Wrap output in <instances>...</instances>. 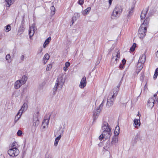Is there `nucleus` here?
<instances>
[{
	"mask_svg": "<svg viewBox=\"0 0 158 158\" xmlns=\"http://www.w3.org/2000/svg\"><path fill=\"white\" fill-rule=\"evenodd\" d=\"M77 3H78L79 4V0L77 2Z\"/></svg>",
	"mask_w": 158,
	"mask_h": 158,
	"instance_id": "61",
	"label": "nucleus"
},
{
	"mask_svg": "<svg viewBox=\"0 0 158 158\" xmlns=\"http://www.w3.org/2000/svg\"><path fill=\"white\" fill-rule=\"evenodd\" d=\"M27 78V77L25 75H24L23 76L21 80L20 81H21L22 84L23 85L26 83Z\"/></svg>",
	"mask_w": 158,
	"mask_h": 158,
	"instance_id": "19",
	"label": "nucleus"
},
{
	"mask_svg": "<svg viewBox=\"0 0 158 158\" xmlns=\"http://www.w3.org/2000/svg\"><path fill=\"white\" fill-rule=\"evenodd\" d=\"M143 67V66L142 65H141L139 67V70L138 72V73L140 71V70L142 69Z\"/></svg>",
	"mask_w": 158,
	"mask_h": 158,
	"instance_id": "55",
	"label": "nucleus"
},
{
	"mask_svg": "<svg viewBox=\"0 0 158 158\" xmlns=\"http://www.w3.org/2000/svg\"><path fill=\"white\" fill-rule=\"evenodd\" d=\"M24 56L23 55H22L21 56V59L23 60L24 59Z\"/></svg>",
	"mask_w": 158,
	"mask_h": 158,
	"instance_id": "56",
	"label": "nucleus"
},
{
	"mask_svg": "<svg viewBox=\"0 0 158 158\" xmlns=\"http://www.w3.org/2000/svg\"><path fill=\"white\" fill-rule=\"evenodd\" d=\"M118 136L116 135H114L112 137L111 142V145H115L116 143L118 142Z\"/></svg>",
	"mask_w": 158,
	"mask_h": 158,
	"instance_id": "14",
	"label": "nucleus"
},
{
	"mask_svg": "<svg viewBox=\"0 0 158 158\" xmlns=\"http://www.w3.org/2000/svg\"><path fill=\"white\" fill-rule=\"evenodd\" d=\"M105 136L106 137V136H105L104 134H103V133H102L99 136V139L100 140H102V139L105 137Z\"/></svg>",
	"mask_w": 158,
	"mask_h": 158,
	"instance_id": "41",
	"label": "nucleus"
},
{
	"mask_svg": "<svg viewBox=\"0 0 158 158\" xmlns=\"http://www.w3.org/2000/svg\"><path fill=\"white\" fill-rule=\"evenodd\" d=\"M51 14L52 15H54L55 13V9L54 7L53 6H52L51 7Z\"/></svg>",
	"mask_w": 158,
	"mask_h": 158,
	"instance_id": "36",
	"label": "nucleus"
},
{
	"mask_svg": "<svg viewBox=\"0 0 158 158\" xmlns=\"http://www.w3.org/2000/svg\"><path fill=\"white\" fill-rule=\"evenodd\" d=\"M143 25H141L138 31L139 37L141 39H142L145 36L147 31V28L145 27H143Z\"/></svg>",
	"mask_w": 158,
	"mask_h": 158,
	"instance_id": "5",
	"label": "nucleus"
},
{
	"mask_svg": "<svg viewBox=\"0 0 158 158\" xmlns=\"http://www.w3.org/2000/svg\"><path fill=\"white\" fill-rule=\"evenodd\" d=\"M86 77L84 76L81 79L80 83V87L81 88H84L86 85Z\"/></svg>",
	"mask_w": 158,
	"mask_h": 158,
	"instance_id": "10",
	"label": "nucleus"
},
{
	"mask_svg": "<svg viewBox=\"0 0 158 158\" xmlns=\"http://www.w3.org/2000/svg\"><path fill=\"white\" fill-rule=\"evenodd\" d=\"M19 150L16 148H14L9 149L8 151V154L12 157L17 156L19 154Z\"/></svg>",
	"mask_w": 158,
	"mask_h": 158,
	"instance_id": "6",
	"label": "nucleus"
},
{
	"mask_svg": "<svg viewBox=\"0 0 158 158\" xmlns=\"http://www.w3.org/2000/svg\"><path fill=\"white\" fill-rule=\"evenodd\" d=\"M84 3V0H80V5H81Z\"/></svg>",
	"mask_w": 158,
	"mask_h": 158,
	"instance_id": "49",
	"label": "nucleus"
},
{
	"mask_svg": "<svg viewBox=\"0 0 158 158\" xmlns=\"http://www.w3.org/2000/svg\"><path fill=\"white\" fill-rule=\"evenodd\" d=\"M119 130H120V128L118 126H116L115 127L114 131V135H116V136H118V135L119 134Z\"/></svg>",
	"mask_w": 158,
	"mask_h": 158,
	"instance_id": "22",
	"label": "nucleus"
},
{
	"mask_svg": "<svg viewBox=\"0 0 158 158\" xmlns=\"http://www.w3.org/2000/svg\"><path fill=\"white\" fill-rule=\"evenodd\" d=\"M12 148L16 147H15V142H13L11 145Z\"/></svg>",
	"mask_w": 158,
	"mask_h": 158,
	"instance_id": "48",
	"label": "nucleus"
},
{
	"mask_svg": "<svg viewBox=\"0 0 158 158\" xmlns=\"http://www.w3.org/2000/svg\"><path fill=\"white\" fill-rule=\"evenodd\" d=\"M123 78V77H122L121 80L120 81V83H121V81H122ZM120 83H119L118 84V85H117V88H118V89H117V90L118 91L119 90V87H120Z\"/></svg>",
	"mask_w": 158,
	"mask_h": 158,
	"instance_id": "44",
	"label": "nucleus"
},
{
	"mask_svg": "<svg viewBox=\"0 0 158 158\" xmlns=\"http://www.w3.org/2000/svg\"><path fill=\"white\" fill-rule=\"evenodd\" d=\"M143 73H141V76H140V79H142L143 78Z\"/></svg>",
	"mask_w": 158,
	"mask_h": 158,
	"instance_id": "58",
	"label": "nucleus"
},
{
	"mask_svg": "<svg viewBox=\"0 0 158 158\" xmlns=\"http://www.w3.org/2000/svg\"><path fill=\"white\" fill-rule=\"evenodd\" d=\"M149 21V19L148 17L146 18V19L144 21V22L141 25H143V27H145L146 28H147L148 24V22Z\"/></svg>",
	"mask_w": 158,
	"mask_h": 158,
	"instance_id": "18",
	"label": "nucleus"
},
{
	"mask_svg": "<svg viewBox=\"0 0 158 158\" xmlns=\"http://www.w3.org/2000/svg\"><path fill=\"white\" fill-rule=\"evenodd\" d=\"M42 50H43V49H42V48H41L40 49V50L38 51V53H41L42 52Z\"/></svg>",
	"mask_w": 158,
	"mask_h": 158,
	"instance_id": "57",
	"label": "nucleus"
},
{
	"mask_svg": "<svg viewBox=\"0 0 158 158\" xmlns=\"http://www.w3.org/2000/svg\"><path fill=\"white\" fill-rule=\"evenodd\" d=\"M49 119H45L43 121L42 125L44 128H45V127L46 126H47L48 125L49 123Z\"/></svg>",
	"mask_w": 158,
	"mask_h": 158,
	"instance_id": "26",
	"label": "nucleus"
},
{
	"mask_svg": "<svg viewBox=\"0 0 158 158\" xmlns=\"http://www.w3.org/2000/svg\"><path fill=\"white\" fill-rule=\"evenodd\" d=\"M47 61V60H46L43 58V61L44 64H45L46 63Z\"/></svg>",
	"mask_w": 158,
	"mask_h": 158,
	"instance_id": "52",
	"label": "nucleus"
},
{
	"mask_svg": "<svg viewBox=\"0 0 158 158\" xmlns=\"http://www.w3.org/2000/svg\"><path fill=\"white\" fill-rule=\"evenodd\" d=\"M22 85L21 81L19 80H18L15 81V83L14 87L15 89H18L20 88Z\"/></svg>",
	"mask_w": 158,
	"mask_h": 158,
	"instance_id": "15",
	"label": "nucleus"
},
{
	"mask_svg": "<svg viewBox=\"0 0 158 158\" xmlns=\"http://www.w3.org/2000/svg\"><path fill=\"white\" fill-rule=\"evenodd\" d=\"M113 105V100L111 98L107 99L106 106L107 108H109Z\"/></svg>",
	"mask_w": 158,
	"mask_h": 158,
	"instance_id": "24",
	"label": "nucleus"
},
{
	"mask_svg": "<svg viewBox=\"0 0 158 158\" xmlns=\"http://www.w3.org/2000/svg\"><path fill=\"white\" fill-rule=\"evenodd\" d=\"M90 10L91 7H88L82 12V14L83 15H85L88 14L89 11H90Z\"/></svg>",
	"mask_w": 158,
	"mask_h": 158,
	"instance_id": "27",
	"label": "nucleus"
},
{
	"mask_svg": "<svg viewBox=\"0 0 158 158\" xmlns=\"http://www.w3.org/2000/svg\"><path fill=\"white\" fill-rule=\"evenodd\" d=\"M70 63L69 62H67L65 63L64 67L63 68V70L64 71H66L67 70V68L70 66Z\"/></svg>",
	"mask_w": 158,
	"mask_h": 158,
	"instance_id": "31",
	"label": "nucleus"
},
{
	"mask_svg": "<svg viewBox=\"0 0 158 158\" xmlns=\"http://www.w3.org/2000/svg\"><path fill=\"white\" fill-rule=\"evenodd\" d=\"M134 7L133 6L131 7V9L129 10L128 11V14L127 15V17H129L131 15H132V13L134 11Z\"/></svg>",
	"mask_w": 158,
	"mask_h": 158,
	"instance_id": "30",
	"label": "nucleus"
},
{
	"mask_svg": "<svg viewBox=\"0 0 158 158\" xmlns=\"http://www.w3.org/2000/svg\"><path fill=\"white\" fill-rule=\"evenodd\" d=\"M122 63H123V65H124L126 63V60L125 59H123L122 61Z\"/></svg>",
	"mask_w": 158,
	"mask_h": 158,
	"instance_id": "47",
	"label": "nucleus"
},
{
	"mask_svg": "<svg viewBox=\"0 0 158 158\" xmlns=\"http://www.w3.org/2000/svg\"><path fill=\"white\" fill-rule=\"evenodd\" d=\"M136 46V44L135 43L133 44L132 46L130 48V50L131 52H133L135 49V48Z\"/></svg>",
	"mask_w": 158,
	"mask_h": 158,
	"instance_id": "33",
	"label": "nucleus"
},
{
	"mask_svg": "<svg viewBox=\"0 0 158 158\" xmlns=\"http://www.w3.org/2000/svg\"><path fill=\"white\" fill-rule=\"evenodd\" d=\"M38 112H37L36 114L34 115L33 118V125L36 127L37 126L39 123V121L38 119L37 116L38 115Z\"/></svg>",
	"mask_w": 158,
	"mask_h": 158,
	"instance_id": "9",
	"label": "nucleus"
},
{
	"mask_svg": "<svg viewBox=\"0 0 158 158\" xmlns=\"http://www.w3.org/2000/svg\"><path fill=\"white\" fill-rule=\"evenodd\" d=\"M61 133H60V135H59L58 137H57L56 138V140H59L60 139L61 137Z\"/></svg>",
	"mask_w": 158,
	"mask_h": 158,
	"instance_id": "43",
	"label": "nucleus"
},
{
	"mask_svg": "<svg viewBox=\"0 0 158 158\" xmlns=\"http://www.w3.org/2000/svg\"><path fill=\"white\" fill-rule=\"evenodd\" d=\"M121 104L123 105H124V106H126V103H122Z\"/></svg>",
	"mask_w": 158,
	"mask_h": 158,
	"instance_id": "60",
	"label": "nucleus"
},
{
	"mask_svg": "<svg viewBox=\"0 0 158 158\" xmlns=\"http://www.w3.org/2000/svg\"><path fill=\"white\" fill-rule=\"evenodd\" d=\"M6 3V6L9 7L14 2L15 0H5Z\"/></svg>",
	"mask_w": 158,
	"mask_h": 158,
	"instance_id": "25",
	"label": "nucleus"
},
{
	"mask_svg": "<svg viewBox=\"0 0 158 158\" xmlns=\"http://www.w3.org/2000/svg\"><path fill=\"white\" fill-rule=\"evenodd\" d=\"M58 142L59 140H56V139H55L54 143V145L55 146H56L57 145L58 143Z\"/></svg>",
	"mask_w": 158,
	"mask_h": 158,
	"instance_id": "46",
	"label": "nucleus"
},
{
	"mask_svg": "<svg viewBox=\"0 0 158 158\" xmlns=\"http://www.w3.org/2000/svg\"><path fill=\"white\" fill-rule=\"evenodd\" d=\"M148 10V7L146 8L143 9L140 15V18L141 19H143L145 18Z\"/></svg>",
	"mask_w": 158,
	"mask_h": 158,
	"instance_id": "12",
	"label": "nucleus"
},
{
	"mask_svg": "<svg viewBox=\"0 0 158 158\" xmlns=\"http://www.w3.org/2000/svg\"><path fill=\"white\" fill-rule=\"evenodd\" d=\"M158 75V68L156 69L155 72V73L153 76V78L154 79H156Z\"/></svg>",
	"mask_w": 158,
	"mask_h": 158,
	"instance_id": "32",
	"label": "nucleus"
},
{
	"mask_svg": "<svg viewBox=\"0 0 158 158\" xmlns=\"http://www.w3.org/2000/svg\"><path fill=\"white\" fill-rule=\"evenodd\" d=\"M158 92L157 91L156 94H154V96L152 98H154V100H156V97L157 94V93H158Z\"/></svg>",
	"mask_w": 158,
	"mask_h": 158,
	"instance_id": "51",
	"label": "nucleus"
},
{
	"mask_svg": "<svg viewBox=\"0 0 158 158\" xmlns=\"http://www.w3.org/2000/svg\"><path fill=\"white\" fill-rule=\"evenodd\" d=\"M134 124L137 127L138 126L139 127L140 126L141 124L140 121V118H139V119H135L134 120Z\"/></svg>",
	"mask_w": 158,
	"mask_h": 158,
	"instance_id": "23",
	"label": "nucleus"
},
{
	"mask_svg": "<svg viewBox=\"0 0 158 158\" xmlns=\"http://www.w3.org/2000/svg\"><path fill=\"white\" fill-rule=\"evenodd\" d=\"M21 115V114H19L18 115V114H17L15 119V123H16L18 121L19 118H20Z\"/></svg>",
	"mask_w": 158,
	"mask_h": 158,
	"instance_id": "34",
	"label": "nucleus"
},
{
	"mask_svg": "<svg viewBox=\"0 0 158 158\" xmlns=\"http://www.w3.org/2000/svg\"><path fill=\"white\" fill-rule=\"evenodd\" d=\"M158 98H156V100H154V98H151L149 99L148 101L147 106L150 108L153 107L154 105V102H158Z\"/></svg>",
	"mask_w": 158,
	"mask_h": 158,
	"instance_id": "8",
	"label": "nucleus"
},
{
	"mask_svg": "<svg viewBox=\"0 0 158 158\" xmlns=\"http://www.w3.org/2000/svg\"><path fill=\"white\" fill-rule=\"evenodd\" d=\"M118 60V59L115 58V57H113L111 60L110 64L112 66H114L117 63V61Z\"/></svg>",
	"mask_w": 158,
	"mask_h": 158,
	"instance_id": "16",
	"label": "nucleus"
},
{
	"mask_svg": "<svg viewBox=\"0 0 158 158\" xmlns=\"http://www.w3.org/2000/svg\"><path fill=\"white\" fill-rule=\"evenodd\" d=\"M24 27H23V25L21 27V26L19 28L18 31L20 33H22L24 31Z\"/></svg>",
	"mask_w": 158,
	"mask_h": 158,
	"instance_id": "39",
	"label": "nucleus"
},
{
	"mask_svg": "<svg viewBox=\"0 0 158 158\" xmlns=\"http://www.w3.org/2000/svg\"><path fill=\"white\" fill-rule=\"evenodd\" d=\"M78 18V15L77 13H75L74 14V16L72 18V20L71 22V23L72 24L70 25V26H71L72 25H73L74 22L76 21L77 18Z\"/></svg>",
	"mask_w": 158,
	"mask_h": 158,
	"instance_id": "20",
	"label": "nucleus"
},
{
	"mask_svg": "<svg viewBox=\"0 0 158 158\" xmlns=\"http://www.w3.org/2000/svg\"><path fill=\"white\" fill-rule=\"evenodd\" d=\"M108 1H109V6H110L113 0H108Z\"/></svg>",
	"mask_w": 158,
	"mask_h": 158,
	"instance_id": "54",
	"label": "nucleus"
},
{
	"mask_svg": "<svg viewBox=\"0 0 158 158\" xmlns=\"http://www.w3.org/2000/svg\"><path fill=\"white\" fill-rule=\"evenodd\" d=\"M113 57H115V58H119L120 57V52L117 49L115 50V53H114V54L113 55Z\"/></svg>",
	"mask_w": 158,
	"mask_h": 158,
	"instance_id": "21",
	"label": "nucleus"
},
{
	"mask_svg": "<svg viewBox=\"0 0 158 158\" xmlns=\"http://www.w3.org/2000/svg\"><path fill=\"white\" fill-rule=\"evenodd\" d=\"M105 101L103 100L102 103L99 106V107L96 109L94 110L93 112V118L94 120H95L97 118L100 113L102 107L103 106L104 103L105 102Z\"/></svg>",
	"mask_w": 158,
	"mask_h": 158,
	"instance_id": "4",
	"label": "nucleus"
},
{
	"mask_svg": "<svg viewBox=\"0 0 158 158\" xmlns=\"http://www.w3.org/2000/svg\"><path fill=\"white\" fill-rule=\"evenodd\" d=\"M24 22V17H23V20L22 22V24H23Z\"/></svg>",
	"mask_w": 158,
	"mask_h": 158,
	"instance_id": "59",
	"label": "nucleus"
},
{
	"mask_svg": "<svg viewBox=\"0 0 158 158\" xmlns=\"http://www.w3.org/2000/svg\"><path fill=\"white\" fill-rule=\"evenodd\" d=\"M51 40V38L50 37H49L46 40L43 46L44 48H45L46 47L47 45H48L49 44V43L50 41Z\"/></svg>",
	"mask_w": 158,
	"mask_h": 158,
	"instance_id": "28",
	"label": "nucleus"
},
{
	"mask_svg": "<svg viewBox=\"0 0 158 158\" xmlns=\"http://www.w3.org/2000/svg\"><path fill=\"white\" fill-rule=\"evenodd\" d=\"M124 65H123V64H120L119 66V68L121 69L123 68L124 67Z\"/></svg>",
	"mask_w": 158,
	"mask_h": 158,
	"instance_id": "50",
	"label": "nucleus"
},
{
	"mask_svg": "<svg viewBox=\"0 0 158 158\" xmlns=\"http://www.w3.org/2000/svg\"><path fill=\"white\" fill-rule=\"evenodd\" d=\"M52 65L51 64H48L47 66V67L46 68V70L47 71H49L50 70L51 68H52Z\"/></svg>",
	"mask_w": 158,
	"mask_h": 158,
	"instance_id": "38",
	"label": "nucleus"
},
{
	"mask_svg": "<svg viewBox=\"0 0 158 158\" xmlns=\"http://www.w3.org/2000/svg\"><path fill=\"white\" fill-rule=\"evenodd\" d=\"M6 27V30L5 31L6 32H8L11 29V27L10 25H7L6 27Z\"/></svg>",
	"mask_w": 158,
	"mask_h": 158,
	"instance_id": "35",
	"label": "nucleus"
},
{
	"mask_svg": "<svg viewBox=\"0 0 158 158\" xmlns=\"http://www.w3.org/2000/svg\"><path fill=\"white\" fill-rule=\"evenodd\" d=\"M146 60V55L145 54H143L139 58L138 61L139 63L137 64V67H139V62H140L141 64H143L145 62Z\"/></svg>",
	"mask_w": 158,
	"mask_h": 158,
	"instance_id": "11",
	"label": "nucleus"
},
{
	"mask_svg": "<svg viewBox=\"0 0 158 158\" xmlns=\"http://www.w3.org/2000/svg\"><path fill=\"white\" fill-rule=\"evenodd\" d=\"M50 57V56L48 53H46L45 54L44 56V57L43 58L46 60H48Z\"/></svg>",
	"mask_w": 158,
	"mask_h": 158,
	"instance_id": "37",
	"label": "nucleus"
},
{
	"mask_svg": "<svg viewBox=\"0 0 158 158\" xmlns=\"http://www.w3.org/2000/svg\"><path fill=\"white\" fill-rule=\"evenodd\" d=\"M110 145H110V141H108L106 143L104 147V148L105 150H107L108 149L110 148Z\"/></svg>",
	"mask_w": 158,
	"mask_h": 158,
	"instance_id": "29",
	"label": "nucleus"
},
{
	"mask_svg": "<svg viewBox=\"0 0 158 158\" xmlns=\"http://www.w3.org/2000/svg\"><path fill=\"white\" fill-rule=\"evenodd\" d=\"M138 139H140V135L138 133L135 135L134 138L132 140L133 145H134L136 143Z\"/></svg>",
	"mask_w": 158,
	"mask_h": 158,
	"instance_id": "17",
	"label": "nucleus"
},
{
	"mask_svg": "<svg viewBox=\"0 0 158 158\" xmlns=\"http://www.w3.org/2000/svg\"><path fill=\"white\" fill-rule=\"evenodd\" d=\"M36 30V28L35 24H32V26L30 27L29 30V35L30 38L32 37L34 35L35 31Z\"/></svg>",
	"mask_w": 158,
	"mask_h": 158,
	"instance_id": "7",
	"label": "nucleus"
},
{
	"mask_svg": "<svg viewBox=\"0 0 158 158\" xmlns=\"http://www.w3.org/2000/svg\"><path fill=\"white\" fill-rule=\"evenodd\" d=\"M102 129L103 131V133L105 136H106L105 139L110 138L111 135V128L108 125V123L106 122H103L102 126Z\"/></svg>",
	"mask_w": 158,
	"mask_h": 158,
	"instance_id": "2",
	"label": "nucleus"
},
{
	"mask_svg": "<svg viewBox=\"0 0 158 158\" xmlns=\"http://www.w3.org/2000/svg\"><path fill=\"white\" fill-rule=\"evenodd\" d=\"M17 135L19 136H20L22 135V132L21 130H19L17 132Z\"/></svg>",
	"mask_w": 158,
	"mask_h": 158,
	"instance_id": "42",
	"label": "nucleus"
},
{
	"mask_svg": "<svg viewBox=\"0 0 158 158\" xmlns=\"http://www.w3.org/2000/svg\"><path fill=\"white\" fill-rule=\"evenodd\" d=\"M65 81V77L63 75H60L59 76L56 81L55 86L53 88V93L54 94L57 89L60 90L61 89Z\"/></svg>",
	"mask_w": 158,
	"mask_h": 158,
	"instance_id": "1",
	"label": "nucleus"
},
{
	"mask_svg": "<svg viewBox=\"0 0 158 158\" xmlns=\"http://www.w3.org/2000/svg\"><path fill=\"white\" fill-rule=\"evenodd\" d=\"M116 93H114L113 94V95H112L111 96V98H110H110H111V99L112 100H114L113 99V98H114V96H115V94Z\"/></svg>",
	"mask_w": 158,
	"mask_h": 158,
	"instance_id": "53",
	"label": "nucleus"
},
{
	"mask_svg": "<svg viewBox=\"0 0 158 158\" xmlns=\"http://www.w3.org/2000/svg\"><path fill=\"white\" fill-rule=\"evenodd\" d=\"M123 8L121 6L117 5L111 14V18L113 19H116L120 16L123 11Z\"/></svg>",
	"mask_w": 158,
	"mask_h": 158,
	"instance_id": "3",
	"label": "nucleus"
},
{
	"mask_svg": "<svg viewBox=\"0 0 158 158\" xmlns=\"http://www.w3.org/2000/svg\"><path fill=\"white\" fill-rule=\"evenodd\" d=\"M6 60L8 61L9 62H10L11 61H10L9 59H10V54H8L6 55Z\"/></svg>",
	"mask_w": 158,
	"mask_h": 158,
	"instance_id": "40",
	"label": "nucleus"
},
{
	"mask_svg": "<svg viewBox=\"0 0 158 158\" xmlns=\"http://www.w3.org/2000/svg\"><path fill=\"white\" fill-rule=\"evenodd\" d=\"M100 60H101V58H100V59L98 58V60L97 61L96 63V65H97L100 63Z\"/></svg>",
	"mask_w": 158,
	"mask_h": 158,
	"instance_id": "45",
	"label": "nucleus"
},
{
	"mask_svg": "<svg viewBox=\"0 0 158 158\" xmlns=\"http://www.w3.org/2000/svg\"><path fill=\"white\" fill-rule=\"evenodd\" d=\"M27 103H24L22 106L21 109L19 110V111L18 113V115L20 114V113L21 115H22L23 111L25 110H26L27 109Z\"/></svg>",
	"mask_w": 158,
	"mask_h": 158,
	"instance_id": "13",
	"label": "nucleus"
}]
</instances>
